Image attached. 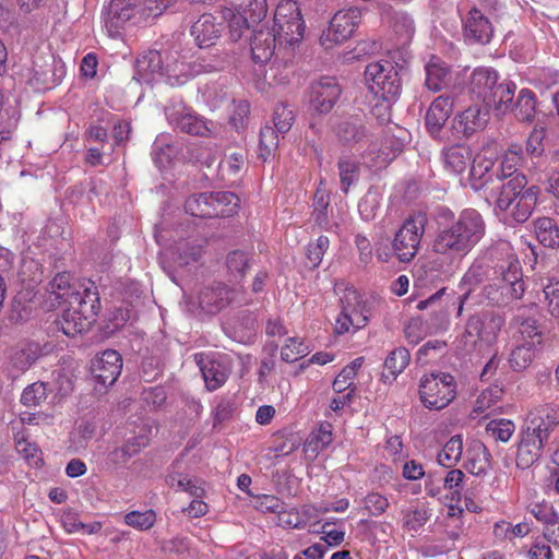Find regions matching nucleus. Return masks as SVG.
I'll return each instance as SVG.
<instances>
[{
  "mask_svg": "<svg viewBox=\"0 0 559 559\" xmlns=\"http://www.w3.org/2000/svg\"><path fill=\"white\" fill-rule=\"evenodd\" d=\"M438 229L432 241V251L447 258H463L481 240L486 224L475 209L463 210L457 218L447 209L438 210Z\"/></svg>",
  "mask_w": 559,
  "mask_h": 559,
  "instance_id": "f257e3e1",
  "label": "nucleus"
},
{
  "mask_svg": "<svg viewBox=\"0 0 559 559\" xmlns=\"http://www.w3.org/2000/svg\"><path fill=\"white\" fill-rule=\"evenodd\" d=\"M498 188L492 198L495 211L506 214L515 224L527 222L537 205L540 187L528 185L526 175H516Z\"/></svg>",
  "mask_w": 559,
  "mask_h": 559,
  "instance_id": "f03ea898",
  "label": "nucleus"
},
{
  "mask_svg": "<svg viewBox=\"0 0 559 559\" xmlns=\"http://www.w3.org/2000/svg\"><path fill=\"white\" fill-rule=\"evenodd\" d=\"M490 265L495 282L483 288L484 298L497 307H506L521 299L525 292L522 281V269L518 259L508 255L506 259L491 261Z\"/></svg>",
  "mask_w": 559,
  "mask_h": 559,
  "instance_id": "7ed1b4c3",
  "label": "nucleus"
},
{
  "mask_svg": "<svg viewBox=\"0 0 559 559\" xmlns=\"http://www.w3.org/2000/svg\"><path fill=\"white\" fill-rule=\"evenodd\" d=\"M365 80L374 98L382 102L384 110L397 102L402 92V79L397 64L389 60L369 63L365 69Z\"/></svg>",
  "mask_w": 559,
  "mask_h": 559,
  "instance_id": "20e7f679",
  "label": "nucleus"
},
{
  "mask_svg": "<svg viewBox=\"0 0 559 559\" xmlns=\"http://www.w3.org/2000/svg\"><path fill=\"white\" fill-rule=\"evenodd\" d=\"M134 79L140 83L151 84L159 79L166 78L171 84L173 79L178 82L183 74L185 63L173 59L169 56L166 59L157 50H150L142 53L135 61Z\"/></svg>",
  "mask_w": 559,
  "mask_h": 559,
  "instance_id": "39448f33",
  "label": "nucleus"
},
{
  "mask_svg": "<svg viewBox=\"0 0 559 559\" xmlns=\"http://www.w3.org/2000/svg\"><path fill=\"white\" fill-rule=\"evenodd\" d=\"M273 21L272 32L277 36L280 46H294L302 39L305 22L296 1H281L275 9Z\"/></svg>",
  "mask_w": 559,
  "mask_h": 559,
  "instance_id": "423d86ee",
  "label": "nucleus"
},
{
  "mask_svg": "<svg viewBox=\"0 0 559 559\" xmlns=\"http://www.w3.org/2000/svg\"><path fill=\"white\" fill-rule=\"evenodd\" d=\"M456 396V381L447 372L430 373L420 380L419 397L429 409H442Z\"/></svg>",
  "mask_w": 559,
  "mask_h": 559,
  "instance_id": "0eeeda50",
  "label": "nucleus"
},
{
  "mask_svg": "<svg viewBox=\"0 0 559 559\" xmlns=\"http://www.w3.org/2000/svg\"><path fill=\"white\" fill-rule=\"evenodd\" d=\"M548 440L547 428H540V421L531 420L526 417L525 424L520 431L515 460L516 466L525 469L537 462Z\"/></svg>",
  "mask_w": 559,
  "mask_h": 559,
  "instance_id": "6e6552de",
  "label": "nucleus"
},
{
  "mask_svg": "<svg viewBox=\"0 0 559 559\" xmlns=\"http://www.w3.org/2000/svg\"><path fill=\"white\" fill-rule=\"evenodd\" d=\"M427 225L423 213L409 216L395 233L392 241L393 252L401 262H409L418 252L421 238Z\"/></svg>",
  "mask_w": 559,
  "mask_h": 559,
  "instance_id": "1a4fd4ad",
  "label": "nucleus"
},
{
  "mask_svg": "<svg viewBox=\"0 0 559 559\" xmlns=\"http://www.w3.org/2000/svg\"><path fill=\"white\" fill-rule=\"evenodd\" d=\"M141 11V0H110L102 15L107 34L116 38Z\"/></svg>",
  "mask_w": 559,
  "mask_h": 559,
  "instance_id": "9d476101",
  "label": "nucleus"
},
{
  "mask_svg": "<svg viewBox=\"0 0 559 559\" xmlns=\"http://www.w3.org/2000/svg\"><path fill=\"white\" fill-rule=\"evenodd\" d=\"M245 292L224 283H214L202 288L198 296L199 307L209 314H216L231 305H241Z\"/></svg>",
  "mask_w": 559,
  "mask_h": 559,
  "instance_id": "9b49d317",
  "label": "nucleus"
},
{
  "mask_svg": "<svg viewBox=\"0 0 559 559\" xmlns=\"http://www.w3.org/2000/svg\"><path fill=\"white\" fill-rule=\"evenodd\" d=\"M166 118L175 129L195 136H210L212 122L187 108L182 102L173 103L165 107Z\"/></svg>",
  "mask_w": 559,
  "mask_h": 559,
  "instance_id": "f8f14e48",
  "label": "nucleus"
},
{
  "mask_svg": "<svg viewBox=\"0 0 559 559\" xmlns=\"http://www.w3.org/2000/svg\"><path fill=\"white\" fill-rule=\"evenodd\" d=\"M361 12L358 8H350L346 11H338L330 21L328 29H325L320 41L325 48L341 44L347 40L355 32L360 23Z\"/></svg>",
  "mask_w": 559,
  "mask_h": 559,
  "instance_id": "ddd939ff",
  "label": "nucleus"
},
{
  "mask_svg": "<svg viewBox=\"0 0 559 559\" xmlns=\"http://www.w3.org/2000/svg\"><path fill=\"white\" fill-rule=\"evenodd\" d=\"M496 175V160L477 155L469 169V186L475 192H483L487 200L493 198L501 185H498Z\"/></svg>",
  "mask_w": 559,
  "mask_h": 559,
  "instance_id": "4468645a",
  "label": "nucleus"
},
{
  "mask_svg": "<svg viewBox=\"0 0 559 559\" xmlns=\"http://www.w3.org/2000/svg\"><path fill=\"white\" fill-rule=\"evenodd\" d=\"M503 324L504 319L500 314L483 310L468 318L465 334L489 345L497 340Z\"/></svg>",
  "mask_w": 559,
  "mask_h": 559,
  "instance_id": "2eb2a0df",
  "label": "nucleus"
},
{
  "mask_svg": "<svg viewBox=\"0 0 559 559\" xmlns=\"http://www.w3.org/2000/svg\"><path fill=\"white\" fill-rule=\"evenodd\" d=\"M342 94V88L334 76H322L310 85V107L313 111L329 114Z\"/></svg>",
  "mask_w": 559,
  "mask_h": 559,
  "instance_id": "dca6fc26",
  "label": "nucleus"
},
{
  "mask_svg": "<svg viewBox=\"0 0 559 559\" xmlns=\"http://www.w3.org/2000/svg\"><path fill=\"white\" fill-rule=\"evenodd\" d=\"M122 370V357L115 349L104 350L97 355L91 366V373L97 384L104 388L112 385Z\"/></svg>",
  "mask_w": 559,
  "mask_h": 559,
  "instance_id": "f3484780",
  "label": "nucleus"
},
{
  "mask_svg": "<svg viewBox=\"0 0 559 559\" xmlns=\"http://www.w3.org/2000/svg\"><path fill=\"white\" fill-rule=\"evenodd\" d=\"M488 119V110L477 105L471 106L454 116L451 129L459 139H469L474 133L485 129Z\"/></svg>",
  "mask_w": 559,
  "mask_h": 559,
  "instance_id": "a211bd4d",
  "label": "nucleus"
},
{
  "mask_svg": "<svg viewBox=\"0 0 559 559\" xmlns=\"http://www.w3.org/2000/svg\"><path fill=\"white\" fill-rule=\"evenodd\" d=\"M67 304L86 314L87 318L96 320L100 310V297L95 282L91 280L78 282V288L71 294Z\"/></svg>",
  "mask_w": 559,
  "mask_h": 559,
  "instance_id": "6ab92c4d",
  "label": "nucleus"
},
{
  "mask_svg": "<svg viewBox=\"0 0 559 559\" xmlns=\"http://www.w3.org/2000/svg\"><path fill=\"white\" fill-rule=\"evenodd\" d=\"M224 29L221 15L202 14L191 26L190 33L200 48L216 44Z\"/></svg>",
  "mask_w": 559,
  "mask_h": 559,
  "instance_id": "aec40b11",
  "label": "nucleus"
},
{
  "mask_svg": "<svg viewBox=\"0 0 559 559\" xmlns=\"http://www.w3.org/2000/svg\"><path fill=\"white\" fill-rule=\"evenodd\" d=\"M491 22L477 8L469 10L464 20V36L467 40L477 44H488L492 37Z\"/></svg>",
  "mask_w": 559,
  "mask_h": 559,
  "instance_id": "412c9836",
  "label": "nucleus"
},
{
  "mask_svg": "<svg viewBox=\"0 0 559 559\" xmlns=\"http://www.w3.org/2000/svg\"><path fill=\"white\" fill-rule=\"evenodd\" d=\"M37 348L32 345L11 347L5 355V370L10 378L15 379L29 369L37 360Z\"/></svg>",
  "mask_w": 559,
  "mask_h": 559,
  "instance_id": "4be33fe9",
  "label": "nucleus"
},
{
  "mask_svg": "<svg viewBox=\"0 0 559 559\" xmlns=\"http://www.w3.org/2000/svg\"><path fill=\"white\" fill-rule=\"evenodd\" d=\"M443 167L451 174H463L472 160V148L464 143L448 145L441 151Z\"/></svg>",
  "mask_w": 559,
  "mask_h": 559,
  "instance_id": "5701e85b",
  "label": "nucleus"
},
{
  "mask_svg": "<svg viewBox=\"0 0 559 559\" xmlns=\"http://www.w3.org/2000/svg\"><path fill=\"white\" fill-rule=\"evenodd\" d=\"M194 359L202 372L207 390L215 391L226 382L228 370L222 362L211 359L204 354H195Z\"/></svg>",
  "mask_w": 559,
  "mask_h": 559,
  "instance_id": "b1692460",
  "label": "nucleus"
},
{
  "mask_svg": "<svg viewBox=\"0 0 559 559\" xmlns=\"http://www.w3.org/2000/svg\"><path fill=\"white\" fill-rule=\"evenodd\" d=\"M453 111V99L449 96H439L430 105L425 117L428 132L435 136L443 128Z\"/></svg>",
  "mask_w": 559,
  "mask_h": 559,
  "instance_id": "393cba45",
  "label": "nucleus"
},
{
  "mask_svg": "<svg viewBox=\"0 0 559 559\" xmlns=\"http://www.w3.org/2000/svg\"><path fill=\"white\" fill-rule=\"evenodd\" d=\"M276 43L278 44L277 36L272 31L263 28L254 31L250 43L252 60L261 64L270 61L274 55Z\"/></svg>",
  "mask_w": 559,
  "mask_h": 559,
  "instance_id": "a878e982",
  "label": "nucleus"
},
{
  "mask_svg": "<svg viewBox=\"0 0 559 559\" xmlns=\"http://www.w3.org/2000/svg\"><path fill=\"white\" fill-rule=\"evenodd\" d=\"M498 82L499 76L496 70L477 68L472 73L469 90L477 99L485 104Z\"/></svg>",
  "mask_w": 559,
  "mask_h": 559,
  "instance_id": "bb28decb",
  "label": "nucleus"
},
{
  "mask_svg": "<svg viewBox=\"0 0 559 559\" xmlns=\"http://www.w3.org/2000/svg\"><path fill=\"white\" fill-rule=\"evenodd\" d=\"M94 321L76 308L69 306L68 309L63 310L60 319L57 320V325L64 335L73 337L88 330Z\"/></svg>",
  "mask_w": 559,
  "mask_h": 559,
  "instance_id": "cd10ccee",
  "label": "nucleus"
},
{
  "mask_svg": "<svg viewBox=\"0 0 559 559\" xmlns=\"http://www.w3.org/2000/svg\"><path fill=\"white\" fill-rule=\"evenodd\" d=\"M536 94L528 88H522L515 102H512L509 111L519 122L532 123L536 115Z\"/></svg>",
  "mask_w": 559,
  "mask_h": 559,
  "instance_id": "c85d7f7f",
  "label": "nucleus"
},
{
  "mask_svg": "<svg viewBox=\"0 0 559 559\" xmlns=\"http://www.w3.org/2000/svg\"><path fill=\"white\" fill-rule=\"evenodd\" d=\"M465 468L475 476H484L491 469V454L485 444L476 441L467 450Z\"/></svg>",
  "mask_w": 559,
  "mask_h": 559,
  "instance_id": "c756f323",
  "label": "nucleus"
},
{
  "mask_svg": "<svg viewBox=\"0 0 559 559\" xmlns=\"http://www.w3.org/2000/svg\"><path fill=\"white\" fill-rule=\"evenodd\" d=\"M337 170L341 190L347 194L350 187L355 186L360 178L361 164L354 156L342 155L337 159Z\"/></svg>",
  "mask_w": 559,
  "mask_h": 559,
  "instance_id": "7c9ffc66",
  "label": "nucleus"
},
{
  "mask_svg": "<svg viewBox=\"0 0 559 559\" xmlns=\"http://www.w3.org/2000/svg\"><path fill=\"white\" fill-rule=\"evenodd\" d=\"M515 90L516 85L512 81L503 80L498 82L485 105L493 107L501 114H506L513 102Z\"/></svg>",
  "mask_w": 559,
  "mask_h": 559,
  "instance_id": "2f4dec72",
  "label": "nucleus"
},
{
  "mask_svg": "<svg viewBox=\"0 0 559 559\" xmlns=\"http://www.w3.org/2000/svg\"><path fill=\"white\" fill-rule=\"evenodd\" d=\"M411 361V354L407 348L401 346L394 348L389 353L388 357L384 360L383 367L384 371L382 372L383 380L394 381L400 373L404 371V369L408 366Z\"/></svg>",
  "mask_w": 559,
  "mask_h": 559,
  "instance_id": "473e14b6",
  "label": "nucleus"
},
{
  "mask_svg": "<svg viewBox=\"0 0 559 559\" xmlns=\"http://www.w3.org/2000/svg\"><path fill=\"white\" fill-rule=\"evenodd\" d=\"M335 134L343 144L353 145L366 136V128L361 119L349 117L337 124Z\"/></svg>",
  "mask_w": 559,
  "mask_h": 559,
  "instance_id": "72a5a7b5",
  "label": "nucleus"
},
{
  "mask_svg": "<svg viewBox=\"0 0 559 559\" xmlns=\"http://www.w3.org/2000/svg\"><path fill=\"white\" fill-rule=\"evenodd\" d=\"M148 439L143 436H136L127 440L121 447L114 449L109 453V460L115 465H123L131 457L141 452L142 449L147 447Z\"/></svg>",
  "mask_w": 559,
  "mask_h": 559,
  "instance_id": "f704fd0d",
  "label": "nucleus"
},
{
  "mask_svg": "<svg viewBox=\"0 0 559 559\" xmlns=\"http://www.w3.org/2000/svg\"><path fill=\"white\" fill-rule=\"evenodd\" d=\"M450 76V70L438 58H431L426 66V86L432 92H439L447 86Z\"/></svg>",
  "mask_w": 559,
  "mask_h": 559,
  "instance_id": "c9c22d12",
  "label": "nucleus"
},
{
  "mask_svg": "<svg viewBox=\"0 0 559 559\" xmlns=\"http://www.w3.org/2000/svg\"><path fill=\"white\" fill-rule=\"evenodd\" d=\"M537 240L546 248L559 247V226L550 217H539L534 222Z\"/></svg>",
  "mask_w": 559,
  "mask_h": 559,
  "instance_id": "e433bc0d",
  "label": "nucleus"
},
{
  "mask_svg": "<svg viewBox=\"0 0 559 559\" xmlns=\"http://www.w3.org/2000/svg\"><path fill=\"white\" fill-rule=\"evenodd\" d=\"M213 217H229L237 213L239 198L229 191L212 192Z\"/></svg>",
  "mask_w": 559,
  "mask_h": 559,
  "instance_id": "4c0bfd02",
  "label": "nucleus"
},
{
  "mask_svg": "<svg viewBox=\"0 0 559 559\" xmlns=\"http://www.w3.org/2000/svg\"><path fill=\"white\" fill-rule=\"evenodd\" d=\"M76 288L78 282L73 281L69 272H61L56 274V276L49 283L50 293L56 296V299L60 300V304H67L68 299L71 297V294H73Z\"/></svg>",
  "mask_w": 559,
  "mask_h": 559,
  "instance_id": "58836bf2",
  "label": "nucleus"
},
{
  "mask_svg": "<svg viewBox=\"0 0 559 559\" xmlns=\"http://www.w3.org/2000/svg\"><path fill=\"white\" fill-rule=\"evenodd\" d=\"M210 201H212V192L193 194L186 200V212L195 217L212 218L214 209Z\"/></svg>",
  "mask_w": 559,
  "mask_h": 559,
  "instance_id": "ea45409f",
  "label": "nucleus"
},
{
  "mask_svg": "<svg viewBox=\"0 0 559 559\" xmlns=\"http://www.w3.org/2000/svg\"><path fill=\"white\" fill-rule=\"evenodd\" d=\"M520 156L515 151H509L501 159L496 160V175L495 178L498 180V185H501L516 175H524L518 169V162Z\"/></svg>",
  "mask_w": 559,
  "mask_h": 559,
  "instance_id": "a19ab883",
  "label": "nucleus"
},
{
  "mask_svg": "<svg viewBox=\"0 0 559 559\" xmlns=\"http://www.w3.org/2000/svg\"><path fill=\"white\" fill-rule=\"evenodd\" d=\"M535 342H525L512 349L509 356V362L514 371L526 369L535 357Z\"/></svg>",
  "mask_w": 559,
  "mask_h": 559,
  "instance_id": "79ce46f5",
  "label": "nucleus"
},
{
  "mask_svg": "<svg viewBox=\"0 0 559 559\" xmlns=\"http://www.w3.org/2000/svg\"><path fill=\"white\" fill-rule=\"evenodd\" d=\"M463 440L460 435H455L444 444L438 453L437 461L444 467H453L462 457Z\"/></svg>",
  "mask_w": 559,
  "mask_h": 559,
  "instance_id": "37998d69",
  "label": "nucleus"
},
{
  "mask_svg": "<svg viewBox=\"0 0 559 559\" xmlns=\"http://www.w3.org/2000/svg\"><path fill=\"white\" fill-rule=\"evenodd\" d=\"M226 269L230 281H241L249 269L248 254L241 250L229 252L226 257Z\"/></svg>",
  "mask_w": 559,
  "mask_h": 559,
  "instance_id": "c03bdc74",
  "label": "nucleus"
},
{
  "mask_svg": "<svg viewBox=\"0 0 559 559\" xmlns=\"http://www.w3.org/2000/svg\"><path fill=\"white\" fill-rule=\"evenodd\" d=\"M357 298H359V294L357 290L353 288H347L344 297L341 299L342 302V311L336 319L335 322V331L338 334H344L349 331V326H352L353 321L349 318V311H354L353 301L357 302Z\"/></svg>",
  "mask_w": 559,
  "mask_h": 559,
  "instance_id": "a18cd8bd",
  "label": "nucleus"
},
{
  "mask_svg": "<svg viewBox=\"0 0 559 559\" xmlns=\"http://www.w3.org/2000/svg\"><path fill=\"white\" fill-rule=\"evenodd\" d=\"M221 17L222 22L224 20L228 21L229 37L233 41L239 40L250 27V19L239 12L236 13L228 9Z\"/></svg>",
  "mask_w": 559,
  "mask_h": 559,
  "instance_id": "49530a36",
  "label": "nucleus"
},
{
  "mask_svg": "<svg viewBox=\"0 0 559 559\" xmlns=\"http://www.w3.org/2000/svg\"><path fill=\"white\" fill-rule=\"evenodd\" d=\"M278 131L271 127L264 126L260 130L259 136V157L262 160H266L278 146Z\"/></svg>",
  "mask_w": 559,
  "mask_h": 559,
  "instance_id": "de8ad7c7",
  "label": "nucleus"
},
{
  "mask_svg": "<svg viewBox=\"0 0 559 559\" xmlns=\"http://www.w3.org/2000/svg\"><path fill=\"white\" fill-rule=\"evenodd\" d=\"M47 383L38 381L27 385L21 395V403L28 407L40 406L47 400Z\"/></svg>",
  "mask_w": 559,
  "mask_h": 559,
  "instance_id": "09e8293b",
  "label": "nucleus"
},
{
  "mask_svg": "<svg viewBox=\"0 0 559 559\" xmlns=\"http://www.w3.org/2000/svg\"><path fill=\"white\" fill-rule=\"evenodd\" d=\"M330 246V240L326 236H320L314 242H310L306 250V265L310 270L317 269L322 258Z\"/></svg>",
  "mask_w": 559,
  "mask_h": 559,
  "instance_id": "8fccbe9b",
  "label": "nucleus"
},
{
  "mask_svg": "<svg viewBox=\"0 0 559 559\" xmlns=\"http://www.w3.org/2000/svg\"><path fill=\"white\" fill-rule=\"evenodd\" d=\"M430 516L431 510L426 503H421L404 515V526L408 531L417 532L429 521Z\"/></svg>",
  "mask_w": 559,
  "mask_h": 559,
  "instance_id": "3c124183",
  "label": "nucleus"
},
{
  "mask_svg": "<svg viewBox=\"0 0 559 559\" xmlns=\"http://www.w3.org/2000/svg\"><path fill=\"white\" fill-rule=\"evenodd\" d=\"M309 354L308 346L298 337H289L282 347L281 358L285 362L292 364Z\"/></svg>",
  "mask_w": 559,
  "mask_h": 559,
  "instance_id": "603ef678",
  "label": "nucleus"
},
{
  "mask_svg": "<svg viewBox=\"0 0 559 559\" xmlns=\"http://www.w3.org/2000/svg\"><path fill=\"white\" fill-rule=\"evenodd\" d=\"M392 28L404 43L408 41L415 33L413 19L404 12L394 13Z\"/></svg>",
  "mask_w": 559,
  "mask_h": 559,
  "instance_id": "864d4df0",
  "label": "nucleus"
},
{
  "mask_svg": "<svg viewBox=\"0 0 559 559\" xmlns=\"http://www.w3.org/2000/svg\"><path fill=\"white\" fill-rule=\"evenodd\" d=\"M515 426L509 419H493L486 426L487 433H490L496 440L508 442L514 433Z\"/></svg>",
  "mask_w": 559,
  "mask_h": 559,
  "instance_id": "5fc2aeb1",
  "label": "nucleus"
},
{
  "mask_svg": "<svg viewBox=\"0 0 559 559\" xmlns=\"http://www.w3.org/2000/svg\"><path fill=\"white\" fill-rule=\"evenodd\" d=\"M465 474L461 469H451L443 479L444 489L451 493V500L460 501L464 488Z\"/></svg>",
  "mask_w": 559,
  "mask_h": 559,
  "instance_id": "6e6d98bb",
  "label": "nucleus"
},
{
  "mask_svg": "<svg viewBox=\"0 0 559 559\" xmlns=\"http://www.w3.org/2000/svg\"><path fill=\"white\" fill-rule=\"evenodd\" d=\"M512 323L518 328L521 335L525 338H534L537 337V344L542 343L540 336L542 333L539 331V326L537 321L530 317H524L522 314H518L513 318Z\"/></svg>",
  "mask_w": 559,
  "mask_h": 559,
  "instance_id": "4d7b16f0",
  "label": "nucleus"
},
{
  "mask_svg": "<svg viewBox=\"0 0 559 559\" xmlns=\"http://www.w3.org/2000/svg\"><path fill=\"white\" fill-rule=\"evenodd\" d=\"M532 515L543 523L545 527L556 525L559 520V513L555 510L552 504L543 502L536 503L531 509Z\"/></svg>",
  "mask_w": 559,
  "mask_h": 559,
  "instance_id": "13d9d810",
  "label": "nucleus"
},
{
  "mask_svg": "<svg viewBox=\"0 0 559 559\" xmlns=\"http://www.w3.org/2000/svg\"><path fill=\"white\" fill-rule=\"evenodd\" d=\"M124 521L129 526L145 531L154 525L156 514L153 510H146L145 512L132 511L124 516Z\"/></svg>",
  "mask_w": 559,
  "mask_h": 559,
  "instance_id": "bf43d9fd",
  "label": "nucleus"
},
{
  "mask_svg": "<svg viewBox=\"0 0 559 559\" xmlns=\"http://www.w3.org/2000/svg\"><path fill=\"white\" fill-rule=\"evenodd\" d=\"M293 121V111L288 109L286 105L277 104L273 112V128H275L280 133L285 134L290 130Z\"/></svg>",
  "mask_w": 559,
  "mask_h": 559,
  "instance_id": "052dcab7",
  "label": "nucleus"
},
{
  "mask_svg": "<svg viewBox=\"0 0 559 559\" xmlns=\"http://www.w3.org/2000/svg\"><path fill=\"white\" fill-rule=\"evenodd\" d=\"M502 394L503 390L499 385H491L483 390L476 400L475 409L480 413L485 412L495 405L502 397Z\"/></svg>",
  "mask_w": 559,
  "mask_h": 559,
  "instance_id": "680f3d73",
  "label": "nucleus"
},
{
  "mask_svg": "<svg viewBox=\"0 0 559 559\" xmlns=\"http://www.w3.org/2000/svg\"><path fill=\"white\" fill-rule=\"evenodd\" d=\"M379 209V201L377 194L368 191L358 203V212L364 221H371L376 217L377 210Z\"/></svg>",
  "mask_w": 559,
  "mask_h": 559,
  "instance_id": "e2e57ef3",
  "label": "nucleus"
},
{
  "mask_svg": "<svg viewBox=\"0 0 559 559\" xmlns=\"http://www.w3.org/2000/svg\"><path fill=\"white\" fill-rule=\"evenodd\" d=\"M546 136V129L544 127L535 126L526 141V152L532 156H540L544 152V139Z\"/></svg>",
  "mask_w": 559,
  "mask_h": 559,
  "instance_id": "0e129e2a",
  "label": "nucleus"
},
{
  "mask_svg": "<svg viewBox=\"0 0 559 559\" xmlns=\"http://www.w3.org/2000/svg\"><path fill=\"white\" fill-rule=\"evenodd\" d=\"M364 506L370 515L379 516L388 509L389 501L378 492H370L364 498Z\"/></svg>",
  "mask_w": 559,
  "mask_h": 559,
  "instance_id": "69168bd1",
  "label": "nucleus"
},
{
  "mask_svg": "<svg viewBox=\"0 0 559 559\" xmlns=\"http://www.w3.org/2000/svg\"><path fill=\"white\" fill-rule=\"evenodd\" d=\"M527 418L540 421V428H547V436L550 437L551 431L559 424V407L546 409L544 415L530 413Z\"/></svg>",
  "mask_w": 559,
  "mask_h": 559,
  "instance_id": "338daca9",
  "label": "nucleus"
},
{
  "mask_svg": "<svg viewBox=\"0 0 559 559\" xmlns=\"http://www.w3.org/2000/svg\"><path fill=\"white\" fill-rule=\"evenodd\" d=\"M544 294L548 301V311L552 317H559V282L549 283L545 286Z\"/></svg>",
  "mask_w": 559,
  "mask_h": 559,
  "instance_id": "774afa93",
  "label": "nucleus"
}]
</instances>
